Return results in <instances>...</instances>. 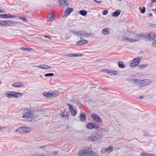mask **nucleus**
I'll use <instances>...</instances> for the list:
<instances>
[{
	"label": "nucleus",
	"mask_w": 156,
	"mask_h": 156,
	"mask_svg": "<svg viewBox=\"0 0 156 156\" xmlns=\"http://www.w3.org/2000/svg\"><path fill=\"white\" fill-rule=\"evenodd\" d=\"M6 20L0 21V25L1 26H7Z\"/></svg>",
	"instance_id": "f704fd0d"
},
{
	"label": "nucleus",
	"mask_w": 156,
	"mask_h": 156,
	"mask_svg": "<svg viewBox=\"0 0 156 156\" xmlns=\"http://www.w3.org/2000/svg\"><path fill=\"white\" fill-rule=\"evenodd\" d=\"M70 32H71V33H74V34H75L76 31H74V30H70Z\"/></svg>",
	"instance_id": "bf43d9fd"
},
{
	"label": "nucleus",
	"mask_w": 156,
	"mask_h": 156,
	"mask_svg": "<svg viewBox=\"0 0 156 156\" xmlns=\"http://www.w3.org/2000/svg\"><path fill=\"white\" fill-rule=\"evenodd\" d=\"M136 79H134L133 78H130L127 79V81L128 82H134L136 85V81H135L134 80H135Z\"/></svg>",
	"instance_id": "37998d69"
},
{
	"label": "nucleus",
	"mask_w": 156,
	"mask_h": 156,
	"mask_svg": "<svg viewBox=\"0 0 156 156\" xmlns=\"http://www.w3.org/2000/svg\"><path fill=\"white\" fill-rule=\"evenodd\" d=\"M54 74L53 73H46L45 74L44 76L46 77H48V76H54Z\"/></svg>",
	"instance_id": "79ce46f5"
},
{
	"label": "nucleus",
	"mask_w": 156,
	"mask_h": 156,
	"mask_svg": "<svg viewBox=\"0 0 156 156\" xmlns=\"http://www.w3.org/2000/svg\"><path fill=\"white\" fill-rule=\"evenodd\" d=\"M134 81L136 82V85L140 87L147 86L151 82V80L149 79H144L143 80H140L138 79H136Z\"/></svg>",
	"instance_id": "f257e3e1"
},
{
	"label": "nucleus",
	"mask_w": 156,
	"mask_h": 156,
	"mask_svg": "<svg viewBox=\"0 0 156 156\" xmlns=\"http://www.w3.org/2000/svg\"><path fill=\"white\" fill-rule=\"evenodd\" d=\"M15 16L12 15L10 14H0V17L3 19H7V18L15 17Z\"/></svg>",
	"instance_id": "0eeeda50"
},
{
	"label": "nucleus",
	"mask_w": 156,
	"mask_h": 156,
	"mask_svg": "<svg viewBox=\"0 0 156 156\" xmlns=\"http://www.w3.org/2000/svg\"><path fill=\"white\" fill-rule=\"evenodd\" d=\"M152 11H154L156 14V9H152Z\"/></svg>",
	"instance_id": "0e129e2a"
},
{
	"label": "nucleus",
	"mask_w": 156,
	"mask_h": 156,
	"mask_svg": "<svg viewBox=\"0 0 156 156\" xmlns=\"http://www.w3.org/2000/svg\"><path fill=\"white\" fill-rule=\"evenodd\" d=\"M91 149H90L89 147L84 148L83 151L80 152V155L82 156H86L90 155Z\"/></svg>",
	"instance_id": "7ed1b4c3"
},
{
	"label": "nucleus",
	"mask_w": 156,
	"mask_h": 156,
	"mask_svg": "<svg viewBox=\"0 0 156 156\" xmlns=\"http://www.w3.org/2000/svg\"><path fill=\"white\" fill-rule=\"evenodd\" d=\"M92 35V33H86V32L85 31H83V34H82V37H89L91 36Z\"/></svg>",
	"instance_id": "5701e85b"
},
{
	"label": "nucleus",
	"mask_w": 156,
	"mask_h": 156,
	"mask_svg": "<svg viewBox=\"0 0 156 156\" xmlns=\"http://www.w3.org/2000/svg\"><path fill=\"white\" fill-rule=\"evenodd\" d=\"M78 55H77V54L72 53V54H68L67 56H68L70 57H78Z\"/></svg>",
	"instance_id": "c03bdc74"
},
{
	"label": "nucleus",
	"mask_w": 156,
	"mask_h": 156,
	"mask_svg": "<svg viewBox=\"0 0 156 156\" xmlns=\"http://www.w3.org/2000/svg\"><path fill=\"white\" fill-rule=\"evenodd\" d=\"M21 127H19L15 130L16 132H18L19 133H21Z\"/></svg>",
	"instance_id": "09e8293b"
},
{
	"label": "nucleus",
	"mask_w": 156,
	"mask_h": 156,
	"mask_svg": "<svg viewBox=\"0 0 156 156\" xmlns=\"http://www.w3.org/2000/svg\"><path fill=\"white\" fill-rule=\"evenodd\" d=\"M90 155H91L92 156H99V154L98 151L95 152L91 151Z\"/></svg>",
	"instance_id": "2f4dec72"
},
{
	"label": "nucleus",
	"mask_w": 156,
	"mask_h": 156,
	"mask_svg": "<svg viewBox=\"0 0 156 156\" xmlns=\"http://www.w3.org/2000/svg\"><path fill=\"white\" fill-rule=\"evenodd\" d=\"M15 96L14 95V93H12V96H11V98L13 97L15 98Z\"/></svg>",
	"instance_id": "052dcab7"
},
{
	"label": "nucleus",
	"mask_w": 156,
	"mask_h": 156,
	"mask_svg": "<svg viewBox=\"0 0 156 156\" xmlns=\"http://www.w3.org/2000/svg\"><path fill=\"white\" fill-rule=\"evenodd\" d=\"M6 21L7 26H13L14 25L16 24L17 23L16 22L14 21L8 20H6Z\"/></svg>",
	"instance_id": "9d476101"
},
{
	"label": "nucleus",
	"mask_w": 156,
	"mask_h": 156,
	"mask_svg": "<svg viewBox=\"0 0 156 156\" xmlns=\"http://www.w3.org/2000/svg\"><path fill=\"white\" fill-rule=\"evenodd\" d=\"M98 132L99 133H103V134H104L106 132V131L105 129L103 128H101L99 129Z\"/></svg>",
	"instance_id": "c756f323"
},
{
	"label": "nucleus",
	"mask_w": 156,
	"mask_h": 156,
	"mask_svg": "<svg viewBox=\"0 0 156 156\" xmlns=\"http://www.w3.org/2000/svg\"><path fill=\"white\" fill-rule=\"evenodd\" d=\"M153 15L151 13H149L148 16L149 17L150 16H152Z\"/></svg>",
	"instance_id": "69168bd1"
},
{
	"label": "nucleus",
	"mask_w": 156,
	"mask_h": 156,
	"mask_svg": "<svg viewBox=\"0 0 156 156\" xmlns=\"http://www.w3.org/2000/svg\"><path fill=\"white\" fill-rule=\"evenodd\" d=\"M124 40H128L132 42H134L136 41H140V39H132L131 38H126L124 37Z\"/></svg>",
	"instance_id": "f3484780"
},
{
	"label": "nucleus",
	"mask_w": 156,
	"mask_h": 156,
	"mask_svg": "<svg viewBox=\"0 0 156 156\" xmlns=\"http://www.w3.org/2000/svg\"><path fill=\"white\" fill-rule=\"evenodd\" d=\"M144 34H136L135 35V37L137 38H136V39H140V41L142 37H144Z\"/></svg>",
	"instance_id": "7c9ffc66"
},
{
	"label": "nucleus",
	"mask_w": 156,
	"mask_h": 156,
	"mask_svg": "<svg viewBox=\"0 0 156 156\" xmlns=\"http://www.w3.org/2000/svg\"><path fill=\"white\" fill-rule=\"evenodd\" d=\"M113 149L112 146L109 147L108 148H106L105 149V151L106 152L110 153L111 152Z\"/></svg>",
	"instance_id": "a878e982"
},
{
	"label": "nucleus",
	"mask_w": 156,
	"mask_h": 156,
	"mask_svg": "<svg viewBox=\"0 0 156 156\" xmlns=\"http://www.w3.org/2000/svg\"><path fill=\"white\" fill-rule=\"evenodd\" d=\"M144 38L147 39V41L150 40L151 41L154 40V41L156 38L155 35L153 33L144 34Z\"/></svg>",
	"instance_id": "f03ea898"
},
{
	"label": "nucleus",
	"mask_w": 156,
	"mask_h": 156,
	"mask_svg": "<svg viewBox=\"0 0 156 156\" xmlns=\"http://www.w3.org/2000/svg\"><path fill=\"white\" fill-rule=\"evenodd\" d=\"M148 66H149V65H148L144 64H142L140 66H139V68L140 69H142V68H146V67Z\"/></svg>",
	"instance_id": "a19ab883"
},
{
	"label": "nucleus",
	"mask_w": 156,
	"mask_h": 156,
	"mask_svg": "<svg viewBox=\"0 0 156 156\" xmlns=\"http://www.w3.org/2000/svg\"><path fill=\"white\" fill-rule=\"evenodd\" d=\"M107 72L108 73L112 75H115L118 74V72L115 70H108Z\"/></svg>",
	"instance_id": "412c9836"
},
{
	"label": "nucleus",
	"mask_w": 156,
	"mask_h": 156,
	"mask_svg": "<svg viewBox=\"0 0 156 156\" xmlns=\"http://www.w3.org/2000/svg\"><path fill=\"white\" fill-rule=\"evenodd\" d=\"M51 93H53V94H52V97H53L54 98L56 96L58 95V92L57 91H51Z\"/></svg>",
	"instance_id": "473e14b6"
},
{
	"label": "nucleus",
	"mask_w": 156,
	"mask_h": 156,
	"mask_svg": "<svg viewBox=\"0 0 156 156\" xmlns=\"http://www.w3.org/2000/svg\"><path fill=\"white\" fill-rule=\"evenodd\" d=\"M14 93V91H8L5 94V96L9 98H11L12 93Z\"/></svg>",
	"instance_id": "393cba45"
},
{
	"label": "nucleus",
	"mask_w": 156,
	"mask_h": 156,
	"mask_svg": "<svg viewBox=\"0 0 156 156\" xmlns=\"http://www.w3.org/2000/svg\"><path fill=\"white\" fill-rule=\"evenodd\" d=\"M38 67L44 69H48L51 68V67L49 66L44 64L39 65L38 66Z\"/></svg>",
	"instance_id": "4be33fe9"
},
{
	"label": "nucleus",
	"mask_w": 156,
	"mask_h": 156,
	"mask_svg": "<svg viewBox=\"0 0 156 156\" xmlns=\"http://www.w3.org/2000/svg\"><path fill=\"white\" fill-rule=\"evenodd\" d=\"M32 117V115L30 111L29 112H28L25 114H23L22 115V118H25L26 119H31Z\"/></svg>",
	"instance_id": "423d86ee"
},
{
	"label": "nucleus",
	"mask_w": 156,
	"mask_h": 156,
	"mask_svg": "<svg viewBox=\"0 0 156 156\" xmlns=\"http://www.w3.org/2000/svg\"><path fill=\"white\" fill-rule=\"evenodd\" d=\"M73 11V8L69 7L66 9L65 10V13H66L68 15H69Z\"/></svg>",
	"instance_id": "6ab92c4d"
},
{
	"label": "nucleus",
	"mask_w": 156,
	"mask_h": 156,
	"mask_svg": "<svg viewBox=\"0 0 156 156\" xmlns=\"http://www.w3.org/2000/svg\"><path fill=\"white\" fill-rule=\"evenodd\" d=\"M83 34V31L81 32V31H76L75 34L77 36H82V34Z\"/></svg>",
	"instance_id": "a18cd8bd"
},
{
	"label": "nucleus",
	"mask_w": 156,
	"mask_h": 156,
	"mask_svg": "<svg viewBox=\"0 0 156 156\" xmlns=\"http://www.w3.org/2000/svg\"><path fill=\"white\" fill-rule=\"evenodd\" d=\"M140 59L139 58H136L132 61V63L130 64V66L132 68H133L138 65L140 62Z\"/></svg>",
	"instance_id": "20e7f679"
},
{
	"label": "nucleus",
	"mask_w": 156,
	"mask_h": 156,
	"mask_svg": "<svg viewBox=\"0 0 156 156\" xmlns=\"http://www.w3.org/2000/svg\"><path fill=\"white\" fill-rule=\"evenodd\" d=\"M153 3L152 2L151 3H149L148 4V5H149L150 7H151L152 6Z\"/></svg>",
	"instance_id": "4d7b16f0"
},
{
	"label": "nucleus",
	"mask_w": 156,
	"mask_h": 156,
	"mask_svg": "<svg viewBox=\"0 0 156 156\" xmlns=\"http://www.w3.org/2000/svg\"><path fill=\"white\" fill-rule=\"evenodd\" d=\"M44 37H45V38H48L51 39V38H50V37H49V36H48L47 35H45L44 36Z\"/></svg>",
	"instance_id": "13d9d810"
},
{
	"label": "nucleus",
	"mask_w": 156,
	"mask_h": 156,
	"mask_svg": "<svg viewBox=\"0 0 156 156\" xmlns=\"http://www.w3.org/2000/svg\"><path fill=\"white\" fill-rule=\"evenodd\" d=\"M145 10H146V8H145V7H143V8L142 9H141V10H140V12L141 13H144L145 12Z\"/></svg>",
	"instance_id": "de8ad7c7"
},
{
	"label": "nucleus",
	"mask_w": 156,
	"mask_h": 156,
	"mask_svg": "<svg viewBox=\"0 0 156 156\" xmlns=\"http://www.w3.org/2000/svg\"><path fill=\"white\" fill-rule=\"evenodd\" d=\"M95 2L98 3H101L102 1L100 0H93Z\"/></svg>",
	"instance_id": "603ef678"
},
{
	"label": "nucleus",
	"mask_w": 156,
	"mask_h": 156,
	"mask_svg": "<svg viewBox=\"0 0 156 156\" xmlns=\"http://www.w3.org/2000/svg\"><path fill=\"white\" fill-rule=\"evenodd\" d=\"M94 123L89 122L86 125L87 128L89 129H92L94 128Z\"/></svg>",
	"instance_id": "4468645a"
},
{
	"label": "nucleus",
	"mask_w": 156,
	"mask_h": 156,
	"mask_svg": "<svg viewBox=\"0 0 156 156\" xmlns=\"http://www.w3.org/2000/svg\"><path fill=\"white\" fill-rule=\"evenodd\" d=\"M31 156H39L38 154H33Z\"/></svg>",
	"instance_id": "774afa93"
},
{
	"label": "nucleus",
	"mask_w": 156,
	"mask_h": 156,
	"mask_svg": "<svg viewBox=\"0 0 156 156\" xmlns=\"http://www.w3.org/2000/svg\"><path fill=\"white\" fill-rule=\"evenodd\" d=\"M77 55H78V56H83V54L80 53H79V54H77Z\"/></svg>",
	"instance_id": "6e6d98bb"
},
{
	"label": "nucleus",
	"mask_w": 156,
	"mask_h": 156,
	"mask_svg": "<svg viewBox=\"0 0 156 156\" xmlns=\"http://www.w3.org/2000/svg\"><path fill=\"white\" fill-rule=\"evenodd\" d=\"M108 10H105L103 12V15H105L108 14Z\"/></svg>",
	"instance_id": "864d4df0"
},
{
	"label": "nucleus",
	"mask_w": 156,
	"mask_h": 156,
	"mask_svg": "<svg viewBox=\"0 0 156 156\" xmlns=\"http://www.w3.org/2000/svg\"><path fill=\"white\" fill-rule=\"evenodd\" d=\"M12 86L15 87H21L23 86V85L20 82H16L14 83Z\"/></svg>",
	"instance_id": "aec40b11"
},
{
	"label": "nucleus",
	"mask_w": 156,
	"mask_h": 156,
	"mask_svg": "<svg viewBox=\"0 0 156 156\" xmlns=\"http://www.w3.org/2000/svg\"><path fill=\"white\" fill-rule=\"evenodd\" d=\"M67 14H67L66 13H65V12L64 13L62 14V17H64L66 16Z\"/></svg>",
	"instance_id": "5fc2aeb1"
},
{
	"label": "nucleus",
	"mask_w": 156,
	"mask_h": 156,
	"mask_svg": "<svg viewBox=\"0 0 156 156\" xmlns=\"http://www.w3.org/2000/svg\"><path fill=\"white\" fill-rule=\"evenodd\" d=\"M102 133H96V135H97V137L98 139L100 138L101 137L104 135V134H103Z\"/></svg>",
	"instance_id": "4c0bfd02"
},
{
	"label": "nucleus",
	"mask_w": 156,
	"mask_h": 156,
	"mask_svg": "<svg viewBox=\"0 0 156 156\" xmlns=\"http://www.w3.org/2000/svg\"><path fill=\"white\" fill-rule=\"evenodd\" d=\"M67 105L69 106V109L70 111L72 110H73L74 109V107L72 105H71L69 103H68Z\"/></svg>",
	"instance_id": "ea45409f"
},
{
	"label": "nucleus",
	"mask_w": 156,
	"mask_h": 156,
	"mask_svg": "<svg viewBox=\"0 0 156 156\" xmlns=\"http://www.w3.org/2000/svg\"><path fill=\"white\" fill-rule=\"evenodd\" d=\"M121 12V11L119 9H117L112 13V16L114 17H118L120 15Z\"/></svg>",
	"instance_id": "ddd939ff"
},
{
	"label": "nucleus",
	"mask_w": 156,
	"mask_h": 156,
	"mask_svg": "<svg viewBox=\"0 0 156 156\" xmlns=\"http://www.w3.org/2000/svg\"><path fill=\"white\" fill-rule=\"evenodd\" d=\"M60 4V6H61L62 5L66 6H69V3L66 0H58Z\"/></svg>",
	"instance_id": "1a4fd4ad"
},
{
	"label": "nucleus",
	"mask_w": 156,
	"mask_h": 156,
	"mask_svg": "<svg viewBox=\"0 0 156 156\" xmlns=\"http://www.w3.org/2000/svg\"><path fill=\"white\" fill-rule=\"evenodd\" d=\"M91 118L98 123H101L102 122V119L100 117L95 113H93L91 115Z\"/></svg>",
	"instance_id": "39448f33"
},
{
	"label": "nucleus",
	"mask_w": 156,
	"mask_h": 156,
	"mask_svg": "<svg viewBox=\"0 0 156 156\" xmlns=\"http://www.w3.org/2000/svg\"><path fill=\"white\" fill-rule=\"evenodd\" d=\"M100 127V126L97 124L94 123V128L98 129Z\"/></svg>",
	"instance_id": "8fccbe9b"
},
{
	"label": "nucleus",
	"mask_w": 156,
	"mask_h": 156,
	"mask_svg": "<svg viewBox=\"0 0 156 156\" xmlns=\"http://www.w3.org/2000/svg\"><path fill=\"white\" fill-rule=\"evenodd\" d=\"M152 45L154 47H156V40L154 41L152 44Z\"/></svg>",
	"instance_id": "3c124183"
},
{
	"label": "nucleus",
	"mask_w": 156,
	"mask_h": 156,
	"mask_svg": "<svg viewBox=\"0 0 156 156\" xmlns=\"http://www.w3.org/2000/svg\"><path fill=\"white\" fill-rule=\"evenodd\" d=\"M39 156H45V155L43 154H39Z\"/></svg>",
	"instance_id": "338daca9"
},
{
	"label": "nucleus",
	"mask_w": 156,
	"mask_h": 156,
	"mask_svg": "<svg viewBox=\"0 0 156 156\" xmlns=\"http://www.w3.org/2000/svg\"><path fill=\"white\" fill-rule=\"evenodd\" d=\"M70 112L72 115L74 116H75L77 114V111L74 109L73 110H72Z\"/></svg>",
	"instance_id": "72a5a7b5"
},
{
	"label": "nucleus",
	"mask_w": 156,
	"mask_h": 156,
	"mask_svg": "<svg viewBox=\"0 0 156 156\" xmlns=\"http://www.w3.org/2000/svg\"><path fill=\"white\" fill-rule=\"evenodd\" d=\"M61 117H64L66 119H69V112H67L66 113V114H63V113L61 114Z\"/></svg>",
	"instance_id": "bb28decb"
},
{
	"label": "nucleus",
	"mask_w": 156,
	"mask_h": 156,
	"mask_svg": "<svg viewBox=\"0 0 156 156\" xmlns=\"http://www.w3.org/2000/svg\"><path fill=\"white\" fill-rule=\"evenodd\" d=\"M20 49L23 51H30L32 49V48H25L23 47H21L20 48Z\"/></svg>",
	"instance_id": "c9c22d12"
},
{
	"label": "nucleus",
	"mask_w": 156,
	"mask_h": 156,
	"mask_svg": "<svg viewBox=\"0 0 156 156\" xmlns=\"http://www.w3.org/2000/svg\"><path fill=\"white\" fill-rule=\"evenodd\" d=\"M152 154L142 152L141 154L142 156H151Z\"/></svg>",
	"instance_id": "58836bf2"
},
{
	"label": "nucleus",
	"mask_w": 156,
	"mask_h": 156,
	"mask_svg": "<svg viewBox=\"0 0 156 156\" xmlns=\"http://www.w3.org/2000/svg\"><path fill=\"white\" fill-rule=\"evenodd\" d=\"M118 64L119 67L120 68H124L125 67V66L122 61H119Z\"/></svg>",
	"instance_id": "b1692460"
},
{
	"label": "nucleus",
	"mask_w": 156,
	"mask_h": 156,
	"mask_svg": "<svg viewBox=\"0 0 156 156\" xmlns=\"http://www.w3.org/2000/svg\"><path fill=\"white\" fill-rule=\"evenodd\" d=\"M83 112L81 113L80 120L82 122H85L87 120V117L86 114Z\"/></svg>",
	"instance_id": "6e6552de"
},
{
	"label": "nucleus",
	"mask_w": 156,
	"mask_h": 156,
	"mask_svg": "<svg viewBox=\"0 0 156 156\" xmlns=\"http://www.w3.org/2000/svg\"><path fill=\"white\" fill-rule=\"evenodd\" d=\"M88 139L89 140H91L92 141H95L98 140V138L97 137L96 133H95L92 136H90L89 137Z\"/></svg>",
	"instance_id": "f8f14e48"
},
{
	"label": "nucleus",
	"mask_w": 156,
	"mask_h": 156,
	"mask_svg": "<svg viewBox=\"0 0 156 156\" xmlns=\"http://www.w3.org/2000/svg\"><path fill=\"white\" fill-rule=\"evenodd\" d=\"M153 27H156V24H153L151 25Z\"/></svg>",
	"instance_id": "680f3d73"
},
{
	"label": "nucleus",
	"mask_w": 156,
	"mask_h": 156,
	"mask_svg": "<svg viewBox=\"0 0 156 156\" xmlns=\"http://www.w3.org/2000/svg\"><path fill=\"white\" fill-rule=\"evenodd\" d=\"M58 153V152L57 151H55L54 152V154H57Z\"/></svg>",
	"instance_id": "e2e57ef3"
},
{
	"label": "nucleus",
	"mask_w": 156,
	"mask_h": 156,
	"mask_svg": "<svg viewBox=\"0 0 156 156\" xmlns=\"http://www.w3.org/2000/svg\"><path fill=\"white\" fill-rule=\"evenodd\" d=\"M21 133H27L28 130H27V128L26 127H21Z\"/></svg>",
	"instance_id": "c85d7f7f"
},
{
	"label": "nucleus",
	"mask_w": 156,
	"mask_h": 156,
	"mask_svg": "<svg viewBox=\"0 0 156 156\" xmlns=\"http://www.w3.org/2000/svg\"><path fill=\"white\" fill-rule=\"evenodd\" d=\"M54 17V12L50 14L48 16L47 20L48 21H52L53 20V18Z\"/></svg>",
	"instance_id": "dca6fc26"
},
{
	"label": "nucleus",
	"mask_w": 156,
	"mask_h": 156,
	"mask_svg": "<svg viewBox=\"0 0 156 156\" xmlns=\"http://www.w3.org/2000/svg\"><path fill=\"white\" fill-rule=\"evenodd\" d=\"M88 41L87 40H83L82 41H80L77 42V44L79 46H81L85 44L88 43Z\"/></svg>",
	"instance_id": "9b49d317"
},
{
	"label": "nucleus",
	"mask_w": 156,
	"mask_h": 156,
	"mask_svg": "<svg viewBox=\"0 0 156 156\" xmlns=\"http://www.w3.org/2000/svg\"><path fill=\"white\" fill-rule=\"evenodd\" d=\"M14 94L15 96V98H16L22 96L23 94L18 92H16L15 93H14Z\"/></svg>",
	"instance_id": "e433bc0d"
},
{
	"label": "nucleus",
	"mask_w": 156,
	"mask_h": 156,
	"mask_svg": "<svg viewBox=\"0 0 156 156\" xmlns=\"http://www.w3.org/2000/svg\"><path fill=\"white\" fill-rule=\"evenodd\" d=\"M52 94L51 93V91H49L48 92H44L43 93V95L47 98L52 97Z\"/></svg>",
	"instance_id": "2eb2a0df"
},
{
	"label": "nucleus",
	"mask_w": 156,
	"mask_h": 156,
	"mask_svg": "<svg viewBox=\"0 0 156 156\" xmlns=\"http://www.w3.org/2000/svg\"><path fill=\"white\" fill-rule=\"evenodd\" d=\"M109 30V28L106 27L103 29L102 33L105 35H107L109 34L108 31Z\"/></svg>",
	"instance_id": "a211bd4d"
},
{
	"label": "nucleus",
	"mask_w": 156,
	"mask_h": 156,
	"mask_svg": "<svg viewBox=\"0 0 156 156\" xmlns=\"http://www.w3.org/2000/svg\"><path fill=\"white\" fill-rule=\"evenodd\" d=\"M87 11L85 10H81L80 11V14L83 16H85L87 15Z\"/></svg>",
	"instance_id": "cd10ccee"
},
{
	"label": "nucleus",
	"mask_w": 156,
	"mask_h": 156,
	"mask_svg": "<svg viewBox=\"0 0 156 156\" xmlns=\"http://www.w3.org/2000/svg\"><path fill=\"white\" fill-rule=\"evenodd\" d=\"M19 18L20 19L23 20L24 21L27 22V19L26 18L24 17L20 16L19 17Z\"/></svg>",
	"instance_id": "49530a36"
}]
</instances>
